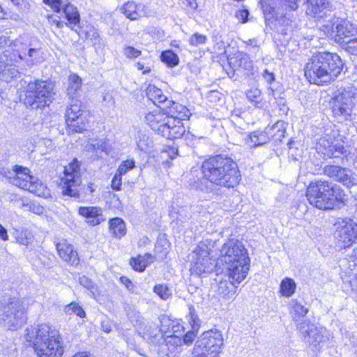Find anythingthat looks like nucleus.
Returning <instances> with one entry per match:
<instances>
[{"label": "nucleus", "mask_w": 357, "mask_h": 357, "mask_svg": "<svg viewBox=\"0 0 357 357\" xmlns=\"http://www.w3.org/2000/svg\"><path fill=\"white\" fill-rule=\"evenodd\" d=\"M25 340L38 357H61L63 354L60 333L48 324L26 328Z\"/></svg>", "instance_id": "20e7f679"}, {"label": "nucleus", "mask_w": 357, "mask_h": 357, "mask_svg": "<svg viewBox=\"0 0 357 357\" xmlns=\"http://www.w3.org/2000/svg\"><path fill=\"white\" fill-rule=\"evenodd\" d=\"M135 161L133 160H127L123 161L119 165L117 172L120 174H125L128 171L132 169L135 167Z\"/></svg>", "instance_id": "de8ad7c7"}, {"label": "nucleus", "mask_w": 357, "mask_h": 357, "mask_svg": "<svg viewBox=\"0 0 357 357\" xmlns=\"http://www.w3.org/2000/svg\"><path fill=\"white\" fill-rule=\"evenodd\" d=\"M202 178L191 179L190 185L197 190L208 189V182L214 185L234 188L241 181L237 163L229 157L215 155L205 160L202 165Z\"/></svg>", "instance_id": "f257e3e1"}, {"label": "nucleus", "mask_w": 357, "mask_h": 357, "mask_svg": "<svg viewBox=\"0 0 357 357\" xmlns=\"http://www.w3.org/2000/svg\"><path fill=\"white\" fill-rule=\"evenodd\" d=\"M331 190V183L317 181L307 187L306 197L310 204L319 209H332L333 199L330 198Z\"/></svg>", "instance_id": "9b49d317"}, {"label": "nucleus", "mask_w": 357, "mask_h": 357, "mask_svg": "<svg viewBox=\"0 0 357 357\" xmlns=\"http://www.w3.org/2000/svg\"><path fill=\"white\" fill-rule=\"evenodd\" d=\"M334 226V236L340 248H349L357 241V223L352 219L339 218Z\"/></svg>", "instance_id": "dca6fc26"}, {"label": "nucleus", "mask_w": 357, "mask_h": 357, "mask_svg": "<svg viewBox=\"0 0 357 357\" xmlns=\"http://www.w3.org/2000/svg\"><path fill=\"white\" fill-rule=\"evenodd\" d=\"M266 131L270 139L271 138L275 142H280L286 132L284 123L282 121H278L271 127L266 128Z\"/></svg>", "instance_id": "72a5a7b5"}, {"label": "nucleus", "mask_w": 357, "mask_h": 357, "mask_svg": "<svg viewBox=\"0 0 357 357\" xmlns=\"http://www.w3.org/2000/svg\"><path fill=\"white\" fill-rule=\"evenodd\" d=\"M9 182L18 188L28 190L38 197L44 196L46 187L36 177L30 175L28 168L15 165L12 170L3 172Z\"/></svg>", "instance_id": "6e6552de"}, {"label": "nucleus", "mask_w": 357, "mask_h": 357, "mask_svg": "<svg viewBox=\"0 0 357 357\" xmlns=\"http://www.w3.org/2000/svg\"><path fill=\"white\" fill-rule=\"evenodd\" d=\"M160 59L169 68H174L179 63L178 56L172 50L162 52Z\"/></svg>", "instance_id": "ea45409f"}, {"label": "nucleus", "mask_w": 357, "mask_h": 357, "mask_svg": "<svg viewBox=\"0 0 357 357\" xmlns=\"http://www.w3.org/2000/svg\"><path fill=\"white\" fill-rule=\"evenodd\" d=\"M123 174H120L119 172H117V173L114 176L112 180L111 186L113 190H120L121 187V176Z\"/></svg>", "instance_id": "603ef678"}, {"label": "nucleus", "mask_w": 357, "mask_h": 357, "mask_svg": "<svg viewBox=\"0 0 357 357\" xmlns=\"http://www.w3.org/2000/svg\"><path fill=\"white\" fill-rule=\"evenodd\" d=\"M262 76L268 84H272L275 81L274 73L269 72L267 69L264 70Z\"/></svg>", "instance_id": "bf43d9fd"}, {"label": "nucleus", "mask_w": 357, "mask_h": 357, "mask_svg": "<svg viewBox=\"0 0 357 357\" xmlns=\"http://www.w3.org/2000/svg\"><path fill=\"white\" fill-rule=\"evenodd\" d=\"M158 105L157 109L145 114V121L158 135L169 139L180 138L185 130L179 121L168 117L167 113Z\"/></svg>", "instance_id": "39448f33"}, {"label": "nucleus", "mask_w": 357, "mask_h": 357, "mask_svg": "<svg viewBox=\"0 0 357 357\" xmlns=\"http://www.w3.org/2000/svg\"><path fill=\"white\" fill-rule=\"evenodd\" d=\"M154 292L162 299L167 300L172 295L170 289L164 284H157L154 287Z\"/></svg>", "instance_id": "49530a36"}, {"label": "nucleus", "mask_w": 357, "mask_h": 357, "mask_svg": "<svg viewBox=\"0 0 357 357\" xmlns=\"http://www.w3.org/2000/svg\"><path fill=\"white\" fill-rule=\"evenodd\" d=\"M190 316L189 323L192 326V329L194 331H198L199 324L197 316L192 312H190Z\"/></svg>", "instance_id": "4d7b16f0"}, {"label": "nucleus", "mask_w": 357, "mask_h": 357, "mask_svg": "<svg viewBox=\"0 0 357 357\" xmlns=\"http://www.w3.org/2000/svg\"><path fill=\"white\" fill-rule=\"evenodd\" d=\"M0 238L3 241H6L8 240V235L7 233V229L5 227H3L1 224H0Z\"/></svg>", "instance_id": "69168bd1"}, {"label": "nucleus", "mask_w": 357, "mask_h": 357, "mask_svg": "<svg viewBox=\"0 0 357 357\" xmlns=\"http://www.w3.org/2000/svg\"><path fill=\"white\" fill-rule=\"evenodd\" d=\"M146 92L147 98L155 105L160 104V106H164L169 100L162 91L154 85H149Z\"/></svg>", "instance_id": "c85d7f7f"}, {"label": "nucleus", "mask_w": 357, "mask_h": 357, "mask_svg": "<svg viewBox=\"0 0 357 357\" xmlns=\"http://www.w3.org/2000/svg\"><path fill=\"white\" fill-rule=\"evenodd\" d=\"M270 141V137L266 131H254L245 139V144L249 148L262 146Z\"/></svg>", "instance_id": "cd10ccee"}, {"label": "nucleus", "mask_w": 357, "mask_h": 357, "mask_svg": "<svg viewBox=\"0 0 357 357\" xmlns=\"http://www.w3.org/2000/svg\"><path fill=\"white\" fill-rule=\"evenodd\" d=\"M82 79L77 75L72 73L68 77V84L66 89V94L69 100L73 101L74 99L79 98L81 96Z\"/></svg>", "instance_id": "393cba45"}, {"label": "nucleus", "mask_w": 357, "mask_h": 357, "mask_svg": "<svg viewBox=\"0 0 357 357\" xmlns=\"http://www.w3.org/2000/svg\"><path fill=\"white\" fill-rule=\"evenodd\" d=\"M161 108L167 113L168 117L178 120L181 123L190 116V110L185 106L172 100H167V103Z\"/></svg>", "instance_id": "aec40b11"}, {"label": "nucleus", "mask_w": 357, "mask_h": 357, "mask_svg": "<svg viewBox=\"0 0 357 357\" xmlns=\"http://www.w3.org/2000/svg\"><path fill=\"white\" fill-rule=\"evenodd\" d=\"M223 344L219 331L204 332L197 340L192 351L193 357H218Z\"/></svg>", "instance_id": "9d476101"}, {"label": "nucleus", "mask_w": 357, "mask_h": 357, "mask_svg": "<svg viewBox=\"0 0 357 357\" xmlns=\"http://www.w3.org/2000/svg\"><path fill=\"white\" fill-rule=\"evenodd\" d=\"M229 65L233 68L241 67L245 70H249L252 67V61L249 56L242 52H238L234 56H227Z\"/></svg>", "instance_id": "a878e982"}, {"label": "nucleus", "mask_w": 357, "mask_h": 357, "mask_svg": "<svg viewBox=\"0 0 357 357\" xmlns=\"http://www.w3.org/2000/svg\"><path fill=\"white\" fill-rule=\"evenodd\" d=\"M190 45H198L206 43V37L204 35L195 33L190 40Z\"/></svg>", "instance_id": "864d4df0"}, {"label": "nucleus", "mask_w": 357, "mask_h": 357, "mask_svg": "<svg viewBox=\"0 0 357 357\" xmlns=\"http://www.w3.org/2000/svg\"><path fill=\"white\" fill-rule=\"evenodd\" d=\"M250 261L243 244L237 239L231 238L222 245L216 266H220L229 279L241 283L248 275Z\"/></svg>", "instance_id": "f03ea898"}, {"label": "nucleus", "mask_w": 357, "mask_h": 357, "mask_svg": "<svg viewBox=\"0 0 357 357\" xmlns=\"http://www.w3.org/2000/svg\"><path fill=\"white\" fill-rule=\"evenodd\" d=\"M64 311L67 314H75L79 317H84L85 316L84 310L77 303L74 302L66 305L64 308Z\"/></svg>", "instance_id": "a18cd8bd"}, {"label": "nucleus", "mask_w": 357, "mask_h": 357, "mask_svg": "<svg viewBox=\"0 0 357 357\" xmlns=\"http://www.w3.org/2000/svg\"><path fill=\"white\" fill-rule=\"evenodd\" d=\"M120 281L123 284L125 285V287L128 291H134L135 285L129 278L125 276H122L120 278Z\"/></svg>", "instance_id": "13d9d810"}, {"label": "nucleus", "mask_w": 357, "mask_h": 357, "mask_svg": "<svg viewBox=\"0 0 357 357\" xmlns=\"http://www.w3.org/2000/svg\"><path fill=\"white\" fill-rule=\"evenodd\" d=\"M323 171L325 175L347 188L357 185V176L348 168L338 165H326Z\"/></svg>", "instance_id": "a211bd4d"}, {"label": "nucleus", "mask_w": 357, "mask_h": 357, "mask_svg": "<svg viewBox=\"0 0 357 357\" xmlns=\"http://www.w3.org/2000/svg\"><path fill=\"white\" fill-rule=\"evenodd\" d=\"M332 190L330 192V198L333 199V208L337 201L343 202L345 199L344 190L335 184L331 183Z\"/></svg>", "instance_id": "37998d69"}, {"label": "nucleus", "mask_w": 357, "mask_h": 357, "mask_svg": "<svg viewBox=\"0 0 357 357\" xmlns=\"http://www.w3.org/2000/svg\"><path fill=\"white\" fill-rule=\"evenodd\" d=\"M43 3L50 6L55 12L63 11L68 25L73 26V28L79 26L80 15L77 8L70 3V0H43Z\"/></svg>", "instance_id": "f3484780"}, {"label": "nucleus", "mask_w": 357, "mask_h": 357, "mask_svg": "<svg viewBox=\"0 0 357 357\" xmlns=\"http://www.w3.org/2000/svg\"><path fill=\"white\" fill-rule=\"evenodd\" d=\"M357 101V90L353 88L338 91L332 99V109L335 116L347 120L352 114Z\"/></svg>", "instance_id": "f8f14e48"}, {"label": "nucleus", "mask_w": 357, "mask_h": 357, "mask_svg": "<svg viewBox=\"0 0 357 357\" xmlns=\"http://www.w3.org/2000/svg\"><path fill=\"white\" fill-rule=\"evenodd\" d=\"M177 220L180 222H185L190 218V212L188 206L180 207L177 212Z\"/></svg>", "instance_id": "09e8293b"}, {"label": "nucleus", "mask_w": 357, "mask_h": 357, "mask_svg": "<svg viewBox=\"0 0 357 357\" xmlns=\"http://www.w3.org/2000/svg\"><path fill=\"white\" fill-rule=\"evenodd\" d=\"M328 31L335 32V42L338 45L357 43V27L348 20L333 18L331 25H326Z\"/></svg>", "instance_id": "2eb2a0df"}, {"label": "nucleus", "mask_w": 357, "mask_h": 357, "mask_svg": "<svg viewBox=\"0 0 357 357\" xmlns=\"http://www.w3.org/2000/svg\"><path fill=\"white\" fill-rule=\"evenodd\" d=\"M197 331H194L193 329L186 333V334L183 336V342L185 344H190L197 337Z\"/></svg>", "instance_id": "5fc2aeb1"}, {"label": "nucleus", "mask_w": 357, "mask_h": 357, "mask_svg": "<svg viewBox=\"0 0 357 357\" xmlns=\"http://www.w3.org/2000/svg\"><path fill=\"white\" fill-rule=\"evenodd\" d=\"M78 212L80 215L87 220L86 222L91 226L98 225L105 221L102 210L100 207L81 206L79 208Z\"/></svg>", "instance_id": "4be33fe9"}, {"label": "nucleus", "mask_w": 357, "mask_h": 357, "mask_svg": "<svg viewBox=\"0 0 357 357\" xmlns=\"http://www.w3.org/2000/svg\"><path fill=\"white\" fill-rule=\"evenodd\" d=\"M55 246L58 255L66 264L72 266H77L79 264L77 250L66 239H59L55 242Z\"/></svg>", "instance_id": "6ab92c4d"}, {"label": "nucleus", "mask_w": 357, "mask_h": 357, "mask_svg": "<svg viewBox=\"0 0 357 357\" xmlns=\"http://www.w3.org/2000/svg\"><path fill=\"white\" fill-rule=\"evenodd\" d=\"M153 256L151 254L146 253L144 255H138L137 257L132 258L130 260V265L134 270L142 272L149 264L153 262Z\"/></svg>", "instance_id": "473e14b6"}, {"label": "nucleus", "mask_w": 357, "mask_h": 357, "mask_svg": "<svg viewBox=\"0 0 357 357\" xmlns=\"http://www.w3.org/2000/svg\"><path fill=\"white\" fill-rule=\"evenodd\" d=\"M137 68L139 70L143 71V74H145L151 70L149 67H144V65L139 62L136 64Z\"/></svg>", "instance_id": "774afa93"}, {"label": "nucleus", "mask_w": 357, "mask_h": 357, "mask_svg": "<svg viewBox=\"0 0 357 357\" xmlns=\"http://www.w3.org/2000/svg\"><path fill=\"white\" fill-rule=\"evenodd\" d=\"M54 85L47 81L36 80L28 84L24 103L32 109H42L54 99Z\"/></svg>", "instance_id": "423d86ee"}, {"label": "nucleus", "mask_w": 357, "mask_h": 357, "mask_svg": "<svg viewBox=\"0 0 357 357\" xmlns=\"http://www.w3.org/2000/svg\"><path fill=\"white\" fill-rule=\"evenodd\" d=\"M261 9L266 20H271L275 17V2L274 0H260Z\"/></svg>", "instance_id": "58836bf2"}, {"label": "nucleus", "mask_w": 357, "mask_h": 357, "mask_svg": "<svg viewBox=\"0 0 357 357\" xmlns=\"http://www.w3.org/2000/svg\"><path fill=\"white\" fill-rule=\"evenodd\" d=\"M344 344L352 347H357V337L353 333L346 332L344 337Z\"/></svg>", "instance_id": "8fccbe9b"}, {"label": "nucleus", "mask_w": 357, "mask_h": 357, "mask_svg": "<svg viewBox=\"0 0 357 357\" xmlns=\"http://www.w3.org/2000/svg\"><path fill=\"white\" fill-rule=\"evenodd\" d=\"M146 34L153 40V43H160L165 38V31L159 27L149 26L146 30Z\"/></svg>", "instance_id": "79ce46f5"}, {"label": "nucleus", "mask_w": 357, "mask_h": 357, "mask_svg": "<svg viewBox=\"0 0 357 357\" xmlns=\"http://www.w3.org/2000/svg\"><path fill=\"white\" fill-rule=\"evenodd\" d=\"M249 15V12L247 10H238L236 13V17L238 20H241L243 22H245Z\"/></svg>", "instance_id": "e2e57ef3"}, {"label": "nucleus", "mask_w": 357, "mask_h": 357, "mask_svg": "<svg viewBox=\"0 0 357 357\" xmlns=\"http://www.w3.org/2000/svg\"><path fill=\"white\" fill-rule=\"evenodd\" d=\"M124 54L130 59L137 58L141 54L139 50H135L133 46H126L123 49Z\"/></svg>", "instance_id": "3c124183"}, {"label": "nucleus", "mask_w": 357, "mask_h": 357, "mask_svg": "<svg viewBox=\"0 0 357 357\" xmlns=\"http://www.w3.org/2000/svg\"><path fill=\"white\" fill-rule=\"evenodd\" d=\"M0 45H14L13 40H10L6 35H2L0 37Z\"/></svg>", "instance_id": "338daca9"}, {"label": "nucleus", "mask_w": 357, "mask_h": 357, "mask_svg": "<svg viewBox=\"0 0 357 357\" xmlns=\"http://www.w3.org/2000/svg\"><path fill=\"white\" fill-rule=\"evenodd\" d=\"M311 11L314 16L321 13L329 7L328 0H308Z\"/></svg>", "instance_id": "a19ab883"}, {"label": "nucleus", "mask_w": 357, "mask_h": 357, "mask_svg": "<svg viewBox=\"0 0 357 357\" xmlns=\"http://www.w3.org/2000/svg\"><path fill=\"white\" fill-rule=\"evenodd\" d=\"M81 172L79 162L75 159L65 167L64 176L61 178V190L63 195L80 198L79 187L81 184Z\"/></svg>", "instance_id": "ddd939ff"}, {"label": "nucleus", "mask_w": 357, "mask_h": 357, "mask_svg": "<svg viewBox=\"0 0 357 357\" xmlns=\"http://www.w3.org/2000/svg\"><path fill=\"white\" fill-rule=\"evenodd\" d=\"M297 330L307 349L314 353L319 351L330 340L331 333L326 328L317 326L308 320L298 323Z\"/></svg>", "instance_id": "1a4fd4ad"}, {"label": "nucleus", "mask_w": 357, "mask_h": 357, "mask_svg": "<svg viewBox=\"0 0 357 357\" xmlns=\"http://www.w3.org/2000/svg\"><path fill=\"white\" fill-rule=\"evenodd\" d=\"M89 149L94 151L98 155L102 153H109V149L103 139H92L88 145Z\"/></svg>", "instance_id": "4c0bfd02"}, {"label": "nucleus", "mask_w": 357, "mask_h": 357, "mask_svg": "<svg viewBox=\"0 0 357 357\" xmlns=\"http://www.w3.org/2000/svg\"><path fill=\"white\" fill-rule=\"evenodd\" d=\"M109 233L116 238H121L126 234L124 221L120 218H112L109 221Z\"/></svg>", "instance_id": "c756f323"}, {"label": "nucleus", "mask_w": 357, "mask_h": 357, "mask_svg": "<svg viewBox=\"0 0 357 357\" xmlns=\"http://www.w3.org/2000/svg\"><path fill=\"white\" fill-rule=\"evenodd\" d=\"M5 52V46H0V81L9 82L13 78L16 77L20 72L14 65L4 63L8 61Z\"/></svg>", "instance_id": "412c9836"}, {"label": "nucleus", "mask_w": 357, "mask_h": 357, "mask_svg": "<svg viewBox=\"0 0 357 357\" xmlns=\"http://www.w3.org/2000/svg\"><path fill=\"white\" fill-rule=\"evenodd\" d=\"M320 147H323V153L329 158H337L343 153L344 147L342 145L334 144L333 139L327 135L323 136L319 141Z\"/></svg>", "instance_id": "5701e85b"}, {"label": "nucleus", "mask_w": 357, "mask_h": 357, "mask_svg": "<svg viewBox=\"0 0 357 357\" xmlns=\"http://www.w3.org/2000/svg\"><path fill=\"white\" fill-rule=\"evenodd\" d=\"M0 317L3 325L15 331L26 321V307L24 302L17 297L9 298L1 304Z\"/></svg>", "instance_id": "0eeeda50"}, {"label": "nucleus", "mask_w": 357, "mask_h": 357, "mask_svg": "<svg viewBox=\"0 0 357 357\" xmlns=\"http://www.w3.org/2000/svg\"><path fill=\"white\" fill-rule=\"evenodd\" d=\"M96 188L92 183H89L86 186L82 187V191L85 196H92L93 192L95 191Z\"/></svg>", "instance_id": "680f3d73"}, {"label": "nucleus", "mask_w": 357, "mask_h": 357, "mask_svg": "<svg viewBox=\"0 0 357 357\" xmlns=\"http://www.w3.org/2000/svg\"><path fill=\"white\" fill-rule=\"evenodd\" d=\"M247 98L255 103V107H261V91L257 88L248 90L246 92Z\"/></svg>", "instance_id": "c03bdc74"}, {"label": "nucleus", "mask_w": 357, "mask_h": 357, "mask_svg": "<svg viewBox=\"0 0 357 357\" xmlns=\"http://www.w3.org/2000/svg\"><path fill=\"white\" fill-rule=\"evenodd\" d=\"M113 323L107 318H105L101 321L102 330L105 333H109L112 330Z\"/></svg>", "instance_id": "6e6d98bb"}, {"label": "nucleus", "mask_w": 357, "mask_h": 357, "mask_svg": "<svg viewBox=\"0 0 357 357\" xmlns=\"http://www.w3.org/2000/svg\"><path fill=\"white\" fill-rule=\"evenodd\" d=\"M79 282L81 285H82L83 287L88 289H91L93 287V283L91 280L86 276H82L79 278Z\"/></svg>", "instance_id": "052dcab7"}, {"label": "nucleus", "mask_w": 357, "mask_h": 357, "mask_svg": "<svg viewBox=\"0 0 357 357\" xmlns=\"http://www.w3.org/2000/svg\"><path fill=\"white\" fill-rule=\"evenodd\" d=\"M235 283L239 284L234 280H231V281L220 280L218 285L217 291L223 298H231L234 295L237 288Z\"/></svg>", "instance_id": "2f4dec72"}, {"label": "nucleus", "mask_w": 357, "mask_h": 357, "mask_svg": "<svg viewBox=\"0 0 357 357\" xmlns=\"http://www.w3.org/2000/svg\"><path fill=\"white\" fill-rule=\"evenodd\" d=\"M69 106L66 109V122L70 123L71 121L77 120V119L84 116L83 110L81 109V102L78 98L74 99L73 101L70 100Z\"/></svg>", "instance_id": "7c9ffc66"}, {"label": "nucleus", "mask_w": 357, "mask_h": 357, "mask_svg": "<svg viewBox=\"0 0 357 357\" xmlns=\"http://www.w3.org/2000/svg\"><path fill=\"white\" fill-rule=\"evenodd\" d=\"M290 313L294 319L303 317L308 312V308L301 304L296 299H292L289 302Z\"/></svg>", "instance_id": "f704fd0d"}, {"label": "nucleus", "mask_w": 357, "mask_h": 357, "mask_svg": "<svg viewBox=\"0 0 357 357\" xmlns=\"http://www.w3.org/2000/svg\"><path fill=\"white\" fill-rule=\"evenodd\" d=\"M190 270L197 275L211 272L214 268L219 271L220 266H216V263L210 257V250L205 244L197 245L190 255Z\"/></svg>", "instance_id": "4468645a"}, {"label": "nucleus", "mask_w": 357, "mask_h": 357, "mask_svg": "<svg viewBox=\"0 0 357 357\" xmlns=\"http://www.w3.org/2000/svg\"><path fill=\"white\" fill-rule=\"evenodd\" d=\"M89 121L86 116H84L77 119V120L71 121L68 123L69 128L75 132H83L86 130L89 126Z\"/></svg>", "instance_id": "e433bc0d"}, {"label": "nucleus", "mask_w": 357, "mask_h": 357, "mask_svg": "<svg viewBox=\"0 0 357 357\" xmlns=\"http://www.w3.org/2000/svg\"><path fill=\"white\" fill-rule=\"evenodd\" d=\"M296 284L294 280L290 278H285L281 281L280 285V293L283 296H291L296 290Z\"/></svg>", "instance_id": "c9c22d12"}, {"label": "nucleus", "mask_w": 357, "mask_h": 357, "mask_svg": "<svg viewBox=\"0 0 357 357\" xmlns=\"http://www.w3.org/2000/svg\"><path fill=\"white\" fill-rule=\"evenodd\" d=\"M342 68V61L337 54L317 52L306 63L305 76L310 83L323 85L334 81L341 73Z\"/></svg>", "instance_id": "7ed1b4c3"}, {"label": "nucleus", "mask_w": 357, "mask_h": 357, "mask_svg": "<svg viewBox=\"0 0 357 357\" xmlns=\"http://www.w3.org/2000/svg\"><path fill=\"white\" fill-rule=\"evenodd\" d=\"M121 11L124 15L131 20H136L144 15L143 6L137 5L132 1H128L121 8Z\"/></svg>", "instance_id": "bb28decb"}, {"label": "nucleus", "mask_w": 357, "mask_h": 357, "mask_svg": "<svg viewBox=\"0 0 357 357\" xmlns=\"http://www.w3.org/2000/svg\"><path fill=\"white\" fill-rule=\"evenodd\" d=\"M80 24V22L79 23ZM72 29H74L77 33L84 37L86 40L91 42L93 45L100 44L102 43V38L100 33L94 26L88 25L84 28H82L80 25L73 28V26H70Z\"/></svg>", "instance_id": "b1692460"}, {"label": "nucleus", "mask_w": 357, "mask_h": 357, "mask_svg": "<svg viewBox=\"0 0 357 357\" xmlns=\"http://www.w3.org/2000/svg\"><path fill=\"white\" fill-rule=\"evenodd\" d=\"M17 239L20 244L27 245L29 243V238L26 234L21 233Z\"/></svg>", "instance_id": "0e129e2a"}]
</instances>
